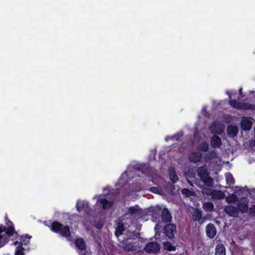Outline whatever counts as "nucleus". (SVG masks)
Masks as SVG:
<instances>
[{"label":"nucleus","mask_w":255,"mask_h":255,"mask_svg":"<svg viewBox=\"0 0 255 255\" xmlns=\"http://www.w3.org/2000/svg\"><path fill=\"white\" fill-rule=\"evenodd\" d=\"M181 193L183 195H184L186 197H190L194 196V192L187 188H183L181 190Z\"/></svg>","instance_id":"obj_29"},{"label":"nucleus","mask_w":255,"mask_h":255,"mask_svg":"<svg viewBox=\"0 0 255 255\" xmlns=\"http://www.w3.org/2000/svg\"><path fill=\"white\" fill-rule=\"evenodd\" d=\"M215 255H226V249L222 244H218L215 248Z\"/></svg>","instance_id":"obj_21"},{"label":"nucleus","mask_w":255,"mask_h":255,"mask_svg":"<svg viewBox=\"0 0 255 255\" xmlns=\"http://www.w3.org/2000/svg\"><path fill=\"white\" fill-rule=\"evenodd\" d=\"M229 104L232 107L238 110H255V105L250 103L239 102L235 99H230L229 101Z\"/></svg>","instance_id":"obj_4"},{"label":"nucleus","mask_w":255,"mask_h":255,"mask_svg":"<svg viewBox=\"0 0 255 255\" xmlns=\"http://www.w3.org/2000/svg\"><path fill=\"white\" fill-rule=\"evenodd\" d=\"M160 220L166 223L171 222V215L167 208H165L162 210Z\"/></svg>","instance_id":"obj_14"},{"label":"nucleus","mask_w":255,"mask_h":255,"mask_svg":"<svg viewBox=\"0 0 255 255\" xmlns=\"http://www.w3.org/2000/svg\"><path fill=\"white\" fill-rule=\"evenodd\" d=\"M192 218L194 221L200 222L202 218L201 211L198 209H195L192 214Z\"/></svg>","instance_id":"obj_23"},{"label":"nucleus","mask_w":255,"mask_h":255,"mask_svg":"<svg viewBox=\"0 0 255 255\" xmlns=\"http://www.w3.org/2000/svg\"><path fill=\"white\" fill-rule=\"evenodd\" d=\"M169 175L170 179L173 183H175L177 182V181H178V177L176 175L175 169L174 168H170Z\"/></svg>","instance_id":"obj_24"},{"label":"nucleus","mask_w":255,"mask_h":255,"mask_svg":"<svg viewBox=\"0 0 255 255\" xmlns=\"http://www.w3.org/2000/svg\"><path fill=\"white\" fill-rule=\"evenodd\" d=\"M249 214L251 215H255V205H252L249 209Z\"/></svg>","instance_id":"obj_35"},{"label":"nucleus","mask_w":255,"mask_h":255,"mask_svg":"<svg viewBox=\"0 0 255 255\" xmlns=\"http://www.w3.org/2000/svg\"><path fill=\"white\" fill-rule=\"evenodd\" d=\"M206 233L210 239H213L216 235L217 230L215 225L209 223L206 226Z\"/></svg>","instance_id":"obj_10"},{"label":"nucleus","mask_w":255,"mask_h":255,"mask_svg":"<svg viewBox=\"0 0 255 255\" xmlns=\"http://www.w3.org/2000/svg\"><path fill=\"white\" fill-rule=\"evenodd\" d=\"M128 213L131 215L136 214L140 215L142 212L141 209L139 208V206L136 205L135 206H131L128 209Z\"/></svg>","instance_id":"obj_22"},{"label":"nucleus","mask_w":255,"mask_h":255,"mask_svg":"<svg viewBox=\"0 0 255 255\" xmlns=\"http://www.w3.org/2000/svg\"><path fill=\"white\" fill-rule=\"evenodd\" d=\"M244 188H243V187H241V188H240V190H241V191H244Z\"/></svg>","instance_id":"obj_44"},{"label":"nucleus","mask_w":255,"mask_h":255,"mask_svg":"<svg viewBox=\"0 0 255 255\" xmlns=\"http://www.w3.org/2000/svg\"><path fill=\"white\" fill-rule=\"evenodd\" d=\"M24 249L21 245H19L15 250V255H24Z\"/></svg>","instance_id":"obj_32"},{"label":"nucleus","mask_w":255,"mask_h":255,"mask_svg":"<svg viewBox=\"0 0 255 255\" xmlns=\"http://www.w3.org/2000/svg\"><path fill=\"white\" fill-rule=\"evenodd\" d=\"M163 248L165 250L169 252L175 251L176 249V247L172 246L171 243L169 242H165L163 243Z\"/></svg>","instance_id":"obj_27"},{"label":"nucleus","mask_w":255,"mask_h":255,"mask_svg":"<svg viewBox=\"0 0 255 255\" xmlns=\"http://www.w3.org/2000/svg\"><path fill=\"white\" fill-rule=\"evenodd\" d=\"M201 151L206 152L209 149V144L206 141L202 142L199 146Z\"/></svg>","instance_id":"obj_31"},{"label":"nucleus","mask_w":255,"mask_h":255,"mask_svg":"<svg viewBox=\"0 0 255 255\" xmlns=\"http://www.w3.org/2000/svg\"><path fill=\"white\" fill-rule=\"evenodd\" d=\"M226 180L227 183L234 184L235 180L231 174H230L226 177Z\"/></svg>","instance_id":"obj_34"},{"label":"nucleus","mask_w":255,"mask_h":255,"mask_svg":"<svg viewBox=\"0 0 255 255\" xmlns=\"http://www.w3.org/2000/svg\"><path fill=\"white\" fill-rule=\"evenodd\" d=\"M165 236L169 240H172L175 238L176 233V227L174 224H168L163 228Z\"/></svg>","instance_id":"obj_5"},{"label":"nucleus","mask_w":255,"mask_h":255,"mask_svg":"<svg viewBox=\"0 0 255 255\" xmlns=\"http://www.w3.org/2000/svg\"><path fill=\"white\" fill-rule=\"evenodd\" d=\"M202 154L200 152H192L188 156L189 161L191 163H196L200 162Z\"/></svg>","instance_id":"obj_11"},{"label":"nucleus","mask_w":255,"mask_h":255,"mask_svg":"<svg viewBox=\"0 0 255 255\" xmlns=\"http://www.w3.org/2000/svg\"><path fill=\"white\" fill-rule=\"evenodd\" d=\"M144 250L147 253L156 254L160 251V246L156 242H151L146 245Z\"/></svg>","instance_id":"obj_6"},{"label":"nucleus","mask_w":255,"mask_h":255,"mask_svg":"<svg viewBox=\"0 0 255 255\" xmlns=\"http://www.w3.org/2000/svg\"><path fill=\"white\" fill-rule=\"evenodd\" d=\"M217 126L216 124H212L210 127V130L212 131V133H217L218 134H220L222 132L221 130L220 132L217 131Z\"/></svg>","instance_id":"obj_33"},{"label":"nucleus","mask_w":255,"mask_h":255,"mask_svg":"<svg viewBox=\"0 0 255 255\" xmlns=\"http://www.w3.org/2000/svg\"><path fill=\"white\" fill-rule=\"evenodd\" d=\"M14 245L18 244V246H19V242H18V241H16V242H14Z\"/></svg>","instance_id":"obj_43"},{"label":"nucleus","mask_w":255,"mask_h":255,"mask_svg":"<svg viewBox=\"0 0 255 255\" xmlns=\"http://www.w3.org/2000/svg\"><path fill=\"white\" fill-rule=\"evenodd\" d=\"M5 224L7 226L5 227L2 224L0 225V238H2L5 240V243L8 241V237H11L14 234H17L15 230L13 223L8 219L7 215L5 216Z\"/></svg>","instance_id":"obj_2"},{"label":"nucleus","mask_w":255,"mask_h":255,"mask_svg":"<svg viewBox=\"0 0 255 255\" xmlns=\"http://www.w3.org/2000/svg\"><path fill=\"white\" fill-rule=\"evenodd\" d=\"M79 255H92L91 253H88L85 249V250H83V251H81L79 253Z\"/></svg>","instance_id":"obj_38"},{"label":"nucleus","mask_w":255,"mask_h":255,"mask_svg":"<svg viewBox=\"0 0 255 255\" xmlns=\"http://www.w3.org/2000/svg\"><path fill=\"white\" fill-rule=\"evenodd\" d=\"M225 212L230 217H237L239 215L238 209L233 205L226 207Z\"/></svg>","instance_id":"obj_12"},{"label":"nucleus","mask_w":255,"mask_h":255,"mask_svg":"<svg viewBox=\"0 0 255 255\" xmlns=\"http://www.w3.org/2000/svg\"><path fill=\"white\" fill-rule=\"evenodd\" d=\"M161 228V227L160 226L159 224H156V225H155V226L154 227V230L156 231V233L155 234V238L156 239L157 238V235L159 236V234H158V233H159L158 230H159Z\"/></svg>","instance_id":"obj_37"},{"label":"nucleus","mask_w":255,"mask_h":255,"mask_svg":"<svg viewBox=\"0 0 255 255\" xmlns=\"http://www.w3.org/2000/svg\"><path fill=\"white\" fill-rule=\"evenodd\" d=\"M161 208L158 206L153 207L151 210V218L153 221L155 222H159L162 213Z\"/></svg>","instance_id":"obj_8"},{"label":"nucleus","mask_w":255,"mask_h":255,"mask_svg":"<svg viewBox=\"0 0 255 255\" xmlns=\"http://www.w3.org/2000/svg\"><path fill=\"white\" fill-rule=\"evenodd\" d=\"M237 208L238 209V212L240 211L242 213L247 212L249 210L248 205L247 203H239L238 204Z\"/></svg>","instance_id":"obj_26"},{"label":"nucleus","mask_w":255,"mask_h":255,"mask_svg":"<svg viewBox=\"0 0 255 255\" xmlns=\"http://www.w3.org/2000/svg\"><path fill=\"white\" fill-rule=\"evenodd\" d=\"M31 238V236H29L28 234H26L24 236H21L19 242V245L22 246L24 245H27L29 244L30 239Z\"/></svg>","instance_id":"obj_25"},{"label":"nucleus","mask_w":255,"mask_h":255,"mask_svg":"<svg viewBox=\"0 0 255 255\" xmlns=\"http://www.w3.org/2000/svg\"><path fill=\"white\" fill-rule=\"evenodd\" d=\"M203 206L206 211L211 212L213 211L214 205L212 202H206L203 203Z\"/></svg>","instance_id":"obj_28"},{"label":"nucleus","mask_w":255,"mask_h":255,"mask_svg":"<svg viewBox=\"0 0 255 255\" xmlns=\"http://www.w3.org/2000/svg\"><path fill=\"white\" fill-rule=\"evenodd\" d=\"M210 142L213 148H219L222 145L221 138L216 135H214L211 137Z\"/></svg>","instance_id":"obj_16"},{"label":"nucleus","mask_w":255,"mask_h":255,"mask_svg":"<svg viewBox=\"0 0 255 255\" xmlns=\"http://www.w3.org/2000/svg\"><path fill=\"white\" fill-rule=\"evenodd\" d=\"M254 119L251 117H243L241 122V128L244 130H250L253 125Z\"/></svg>","instance_id":"obj_7"},{"label":"nucleus","mask_w":255,"mask_h":255,"mask_svg":"<svg viewBox=\"0 0 255 255\" xmlns=\"http://www.w3.org/2000/svg\"><path fill=\"white\" fill-rule=\"evenodd\" d=\"M98 203H99L102 208L104 210H107L111 208L114 205L113 201H108L105 198H100L98 200Z\"/></svg>","instance_id":"obj_13"},{"label":"nucleus","mask_w":255,"mask_h":255,"mask_svg":"<svg viewBox=\"0 0 255 255\" xmlns=\"http://www.w3.org/2000/svg\"><path fill=\"white\" fill-rule=\"evenodd\" d=\"M51 230L55 233H60L63 237L68 238L71 237V232L68 226H63V225L57 222L54 221L51 225Z\"/></svg>","instance_id":"obj_3"},{"label":"nucleus","mask_w":255,"mask_h":255,"mask_svg":"<svg viewBox=\"0 0 255 255\" xmlns=\"http://www.w3.org/2000/svg\"><path fill=\"white\" fill-rule=\"evenodd\" d=\"M76 208L79 212L84 211L87 213L89 210V204L85 201L80 202L77 203Z\"/></svg>","instance_id":"obj_18"},{"label":"nucleus","mask_w":255,"mask_h":255,"mask_svg":"<svg viewBox=\"0 0 255 255\" xmlns=\"http://www.w3.org/2000/svg\"><path fill=\"white\" fill-rule=\"evenodd\" d=\"M125 229L124 224L121 221H118L116 223V227L115 228V236L118 238V241L124 236L125 234H124Z\"/></svg>","instance_id":"obj_9"},{"label":"nucleus","mask_w":255,"mask_h":255,"mask_svg":"<svg viewBox=\"0 0 255 255\" xmlns=\"http://www.w3.org/2000/svg\"><path fill=\"white\" fill-rule=\"evenodd\" d=\"M227 131L229 136L234 137L237 135L239 128L237 126L230 125L228 127Z\"/></svg>","instance_id":"obj_19"},{"label":"nucleus","mask_w":255,"mask_h":255,"mask_svg":"<svg viewBox=\"0 0 255 255\" xmlns=\"http://www.w3.org/2000/svg\"><path fill=\"white\" fill-rule=\"evenodd\" d=\"M201 180L204 183V184L208 187H212L213 184V179L209 176V173L205 175H201L199 176Z\"/></svg>","instance_id":"obj_15"},{"label":"nucleus","mask_w":255,"mask_h":255,"mask_svg":"<svg viewBox=\"0 0 255 255\" xmlns=\"http://www.w3.org/2000/svg\"><path fill=\"white\" fill-rule=\"evenodd\" d=\"M5 240L2 238H0V248H2L5 245Z\"/></svg>","instance_id":"obj_39"},{"label":"nucleus","mask_w":255,"mask_h":255,"mask_svg":"<svg viewBox=\"0 0 255 255\" xmlns=\"http://www.w3.org/2000/svg\"><path fill=\"white\" fill-rule=\"evenodd\" d=\"M139 234L135 232L127 231L126 234L119 239L120 247L127 252L132 251L134 250L135 241L139 237Z\"/></svg>","instance_id":"obj_1"},{"label":"nucleus","mask_w":255,"mask_h":255,"mask_svg":"<svg viewBox=\"0 0 255 255\" xmlns=\"http://www.w3.org/2000/svg\"><path fill=\"white\" fill-rule=\"evenodd\" d=\"M75 245L76 247L81 251L85 250L86 249V243L83 238H79L75 240Z\"/></svg>","instance_id":"obj_20"},{"label":"nucleus","mask_w":255,"mask_h":255,"mask_svg":"<svg viewBox=\"0 0 255 255\" xmlns=\"http://www.w3.org/2000/svg\"><path fill=\"white\" fill-rule=\"evenodd\" d=\"M97 229H100L102 228L103 227V224H98L96 226Z\"/></svg>","instance_id":"obj_41"},{"label":"nucleus","mask_w":255,"mask_h":255,"mask_svg":"<svg viewBox=\"0 0 255 255\" xmlns=\"http://www.w3.org/2000/svg\"><path fill=\"white\" fill-rule=\"evenodd\" d=\"M158 190V188L156 187H153L151 188V191L154 193H157Z\"/></svg>","instance_id":"obj_40"},{"label":"nucleus","mask_w":255,"mask_h":255,"mask_svg":"<svg viewBox=\"0 0 255 255\" xmlns=\"http://www.w3.org/2000/svg\"><path fill=\"white\" fill-rule=\"evenodd\" d=\"M208 173L207 170L204 166H201L197 169V174L198 176L205 175V174Z\"/></svg>","instance_id":"obj_30"},{"label":"nucleus","mask_w":255,"mask_h":255,"mask_svg":"<svg viewBox=\"0 0 255 255\" xmlns=\"http://www.w3.org/2000/svg\"><path fill=\"white\" fill-rule=\"evenodd\" d=\"M210 195L214 199H222L225 196V193L221 190H213L211 192Z\"/></svg>","instance_id":"obj_17"},{"label":"nucleus","mask_w":255,"mask_h":255,"mask_svg":"<svg viewBox=\"0 0 255 255\" xmlns=\"http://www.w3.org/2000/svg\"><path fill=\"white\" fill-rule=\"evenodd\" d=\"M239 95H240V96L242 97L243 92H242V88H240V90H239Z\"/></svg>","instance_id":"obj_42"},{"label":"nucleus","mask_w":255,"mask_h":255,"mask_svg":"<svg viewBox=\"0 0 255 255\" xmlns=\"http://www.w3.org/2000/svg\"><path fill=\"white\" fill-rule=\"evenodd\" d=\"M182 136V134L178 133H176V134L173 135L172 136L171 139L173 140H175L176 141H178V140H179L180 138Z\"/></svg>","instance_id":"obj_36"}]
</instances>
